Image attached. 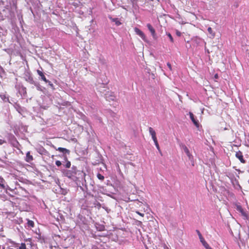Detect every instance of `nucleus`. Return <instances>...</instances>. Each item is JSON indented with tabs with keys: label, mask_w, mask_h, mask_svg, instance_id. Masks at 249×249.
Segmentation results:
<instances>
[{
	"label": "nucleus",
	"mask_w": 249,
	"mask_h": 249,
	"mask_svg": "<svg viewBox=\"0 0 249 249\" xmlns=\"http://www.w3.org/2000/svg\"><path fill=\"white\" fill-rule=\"evenodd\" d=\"M176 34H177V36H181V33L179 31H177Z\"/></svg>",
	"instance_id": "nucleus-29"
},
{
	"label": "nucleus",
	"mask_w": 249,
	"mask_h": 249,
	"mask_svg": "<svg viewBox=\"0 0 249 249\" xmlns=\"http://www.w3.org/2000/svg\"><path fill=\"white\" fill-rule=\"evenodd\" d=\"M0 249H5L4 246L0 245Z\"/></svg>",
	"instance_id": "nucleus-32"
},
{
	"label": "nucleus",
	"mask_w": 249,
	"mask_h": 249,
	"mask_svg": "<svg viewBox=\"0 0 249 249\" xmlns=\"http://www.w3.org/2000/svg\"><path fill=\"white\" fill-rule=\"evenodd\" d=\"M207 30L209 34L210 37L213 38L215 36V33L213 31L211 27H209Z\"/></svg>",
	"instance_id": "nucleus-14"
},
{
	"label": "nucleus",
	"mask_w": 249,
	"mask_h": 249,
	"mask_svg": "<svg viewBox=\"0 0 249 249\" xmlns=\"http://www.w3.org/2000/svg\"><path fill=\"white\" fill-rule=\"evenodd\" d=\"M164 246H165V247H164L165 249H169L168 247L166 245H164Z\"/></svg>",
	"instance_id": "nucleus-33"
},
{
	"label": "nucleus",
	"mask_w": 249,
	"mask_h": 249,
	"mask_svg": "<svg viewBox=\"0 0 249 249\" xmlns=\"http://www.w3.org/2000/svg\"><path fill=\"white\" fill-rule=\"evenodd\" d=\"M196 231L199 236L200 242L202 243V236L200 231H199L198 230H196Z\"/></svg>",
	"instance_id": "nucleus-22"
},
{
	"label": "nucleus",
	"mask_w": 249,
	"mask_h": 249,
	"mask_svg": "<svg viewBox=\"0 0 249 249\" xmlns=\"http://www.w3.org/2000/svg\"><path fill=\"white\" fill-rule=\"evenodd\" d=\"M183 149L184 150V151L188 156L189 160L191 161L192 166H194V161L193 160V157L190 153L188 148L187 147V146L185 145L182 146Z\"/></svg>",
	"instance_id": "nucleus-2"
},
{
	"label": "nucleus",
	"mask_w": 249,
	"mask_h": 249,
	"mask_svg": "<svg viewBox=\"0 0 249 249\" xmlns=\"http://www.w3.org/2000/svg\"><path fill=\"white\" fill-rule=\"evenodd\" d=\"M49 83V85L51 86V87H53V84L51 83V82L49 81L48 82Z\"/></svg>",
	"instance_id": "nucleus-31"
},
{
	"label": "nucleus",
	"mask_w": 249,
	"mask_h": 249,
	"mask_svg": "<svg viewBox=\"0 0 249 249\" xmlns=\"http://www.w3.org/2000/svg\"><path fill=\"white\" fill-rule=\"evenodd\" d=\"M154 143L155 144V146H156V148H157V149L158 150V151H159L160 154L161 155H162V153H161V151L160 150V146H159L158 140L156 141H154Z\"/></svg>",
	"instance_id": "nucleus-17"
},
{
	"label": "nucleus",
	"mask_w": 249,
	"mask_h": 249,
	"mask_svg": "<svg viewBox=\"0 0 249 249\" xmlns=\"http://www.w3.org/2000/svg\"><path fill=\"white\" fill-rule=\"evenodd\" d=\"M53 147L54 148H55L56 150L60 152H62L63 153H67V154H69L70 153V150L66 149V148H63V147H58V148H56L53 145Z\"/></svg>",
	"instance_id": "nucleus-10"
},
{
	"label": "nucleus",
	"mask_w": 249,
	"mask_h": 249,
	"mask_svg": "<svg viewBox=\"0 0 249 249\" xmlns=\"http://www.w3.org/2000/svg\"><path fill=\"white\" fill-rule=\"evenodd\" d=\"M149 132L150 135H151L153 141L154 142L157 141L158 140L156 137V133L152 127H149Z\"/></svg>",
	"instance_id": "nucleus-5"
},
{
	"label": "nucleus",
	"mask_w": 249,
	"mask_h": 249,
	"mask_svg": "<svg viewBox=\"0 0 249 249\" xmlns=\"http://www.w3.org/2000/svg\"><path fill=\"white\" fill-rule=\"evenodd\" d=\"M97 177L98 178L101 180H103L104 179V177L100 173H98L97 175Z\"/></svg>",
	"instance_id": "nucleus-21"
},
{
	"label": "nucleus",
	"mask_w": 249,
	"mask_h": 249,
	"mask_svg": "<svg viewBox=\"0 0 249 249\" xmlns=\"http://www.w3.org/2000/svg\"><path fill=\"white\" fill-rule=\"evenodd\" d=\"M147 27L148 30H149V31L150 32L152 36L154 38H156V32H155V30L154 29V28L152 27V26L150 23H148L147 24Z\"/></svg>",
	"instance_id": "nucleus-6"
},
{
	"label": "nucleus",
	"mask_w": 249,
	"mask_h": 249,
	"mask_svg": "<svg viewBox=\"0 0 249 249\" xmlns=\"http://www.w3.org/2000/svg\"><path fill=\"white\" fill-rule=\"evenodd\" d=\"M189 115H190V118H191L192 121L193 122L194 124L196 125V127L198 128L199 127V123H198V121H196L195 119V117H194V115L193 114V113L190 112H189Z\"/></svg>",
	"instance_id": "nucleus-9"
},
{
	"label": "nucleus",
	"mask_w": 249,
	"mask_h": 249,
	"mask_svg": "<svg viewBox=\"0 0 249 249\" xmlns=\"http://www.w3.org/2000/svg\"><path fill=\"white\" fill-rule=\"evenodd\" d=\"M18 249H27L25 243H21Z\"/></svg>",
	"instance_id": "nucleus-20"
},
{
	"label": "nucleus",
	"mask_w": 249,
	"mask_h": 249,
	"mask_svg": "<svg viewBox=\"0 0 249 249\" xmlns=\"http://www.w3.org/2000/svg\"><path fill=\"white\" fill-rule=\"evenodd\" d=\"M106 98L108 100L114 101L115 99V96L114 95H111V94H110L108 95V94H107Z\"/></svg>",
	"instance_id": "nucleus-15"
},
{
	"label": "nucleus",
	"mask_w": 249,
	"mask_h": 249,
	"mask_svg": "<svg viewBox=\"0 0 249 249\" xmlns=\"http://www.w3.org/2000/svg\"><path fill=\"white\" fill-rule=\"evenodd\" d=\"M220 126L219 129L220 131L227 130L229 128L226 122L224 121L220 123Z\"/></svg>",
	"instance_id": "nucleus-7"
},
{
	"label": "nucleus",
	"mask_w": 249,
	"mask_h": 249,
	"mask_svg": "<svg viewBox=\"0 0 249 249\" xmlns=\"http://www.w3.org/2000/svg\"><path fill=\"white\" fill-rule=\"evenodd\" d=\"M214 77L215 79H218V74H215L214 76Z\"/></svg>",
	"instance_id": "nucleus-30"
},
{
	"label": "nucleus",
	"mask_w": 249,
	"mask_h": 249,
	"mask_svg": "<svg viewBox=\"0 0 249 249\" xmlns=\"http://www.w3.org/2000/svg\"><path fill=\"white\" fill-rule=\"evenodd\" d=\"M109 18L112 21L115 22L117 26L120 25L122 23L119 20L118 18H112V17H109Z\"/></svg>",
	"instance_id": "nucleus-13"
},
{
	"label": "nucleus",
	"mask_w": 249,
	"mask_h": 249,
	"mask_svg": "<svg viewBox=\"0 0 249 249\" xmlns=\"http://www.w3.org/2000/svg\"><path fill=\"white\" fill-rule=\"evenodd\" d=\"M5 184V180L3 178L0 177V188L5 190L6 189Z\"/></svg>",
	"instance_id": "nucleus-12"
},
{
	"label": "nucleus",
	"mask_w": 249,
	"mask_h": 249,
	"mask_svg": "<svg viewBox=\"0 0 249 249\" xmlns=\"http://www.w3.org/2000/svg\"><path fill=\"white\" fill-rule=\"evenodd\" d=\"M36 71L37 74L41 77L42 80L44 81L45 83H48L49 82V80L46 79L44 73L42 71L37 70Z\"/></svg>",
	"instance_id": "nucleus-8"
},
{
	"label": "nucleus",
	"mask_w": 249,
	"mask_h": 249,
	"mask_svg": "<svg viewBox=\"0 0 249 249\" xmlns=\"http://www.w3.org/2000/svg\"><path fill=\"white\" fill-rule=\"evenodd\" d=\"M71 163L70 161L67 160L65 165L66 168H69L71 167Z\"/></svg>",
	"instance_id": "nucleus-23"
},
{
	"label": "nucleus",
	"mask_w": 249,
	"mask_h": 249,
	"mask_svg": "<svg viewBox=\"0 0 249 249\" xmlns=\"http://www.w3.org/2000/svg\"><path fill=\"white\" fill-rule=\"evenodd\" d=\"M134 31L135 33L139 35L144 41L146 40V36L138 28H135Z\"/></svg>",
	"instance_id": "nucleus-4"
},
{
	"label": "nucleus",
	"mask_w": 249,
	"mask_h": 249,
	"mask_svg": "<svg viewBox=\"0 0 249 249\" xmlns=\"http://www.w3.org/2000/svg\"><path fill=\"white\" fill-rule=\"evenodd\" d=\"M33 160V157L31 155L30 151L28 152L26 155L25 161L28 162H31Z\"/></svg>",
	"instance_id": "nucleus-11"
},
{
	"label": "nucleus",
	"mask_w": 249,
	"mask_h": 249,
	"mask_svg": "<svg viewBox=\"0 0 249 249\" xmlns=\"http://www.w3.org/2000/svg\"><path fill=\"white\" fill-rule=\"evenodd\" d=\"M55 164L57 166H60L61 165V162L59 160H56L55 162Z\"/></svg>",
	"instance_id": "nucleus-25"
},
{
	"label": "nucleus",
	"mask_w": 249,
	"mask_h": 249,
	"mask_svg": "<svg viewBox=\"0 0 249 249\" xmlns=\"http://www.w3.org/2000/svg\"><path fill=\"white\" fill-rule=\"evenodd\" d=\"M6 142L5 140H2V139H0V145H2L3 143H5Z\"/></svg>",
	"instance_id": "nucleus-26"
},
{
	"label": "nucleus",
	"mask_w": 249,
	"mask_h": 249,
	"mask_svg": "<svg viewBox=\"0 0 249 249\" xmlns=\"http://www.w3.org/2000/svg\"><path fill=\"white\" fill-rule=\"evenodd\" d=\"M28 226L30 227H34V222L32 220H28L27 222Z\"/></svg>",
	"instance_id": "nucleus-18"
},
{
	"label": "nucleus",
	"mask_w": 249,
	"mask_h": 249,
	"mask_svg": "<svg viewBox=\"0 0 249 249\" xmlns=\"http://www.w3.org/2000/svg\"><path fill=\"white\" fill-rule=\"evenodd\" d=\"M1 98L5 102L9 101V98L7 97L5 95H0Z\"/></svg>",
	"instance_id": "nucleus-19"
},
{
	"label": "nucleus",
	"mask_w": 249,
	"mask_h": 249,
	"mask_svg": "<svg viewBox=\"0 0 249 249\" xmlns=\"http://www.w3.org/2000/svg\"><path fill=\"white\" fill-rule=\"evenodd\" d=\"M235 157L237 158L241 163H245L246 160H244L243 153L241 151H238L235 153Z\"/></svg>",
	"instance_id": "nucleus-3"
},
{
	"label": "nucleus",
	"mask_w": 249,
	"mask_h": 249,
	"mask_svg": "<svg viewBox=\"0 0 249 249\" xmlns=\"http://www.w3.org/2000/svg\"><path fill=\"white\" fill-rule=\"evenodd\" d=\"M236 209L239 213H240L241 215L243 217L244 219H248L249 218V215L243 209L242 207L239 204H236Z\"/></svg>",
	"instance_id": "nucleus-1"
},
{
	"label": "nucleus",
	"mask_w": 249,
	"mask_h": 249,
	"mask_svg": "<svg viewBox=\"0 0 249 249\" xmlns=\"http://www.w3.org/2000/svg\"><path fill=\"white\" fill-rule=\"evenodd\" d=\"M136 213L138 214H139V215H141V216H142V217H143V216H144V213H140V212H138V211H136Z\"/></svg>",
	"instance_id": "nucleus-28"
},
{
	"label": "nucleus",
	"mask_w": 249,
	"mask_h": 249,
	"mask_svg": "<svg viewBox=\"0 0 249 249\" xmlns=\"http://www.w3.org/2000/svg\"><path fill=\"white\" fill-rule=\"evenodd\" d=\"M167 65L168 67L169 68V69H170V70L172 71V66H171V64L168 62V63H167Z\"/></svg>",
	"instance_id": "nucleus-27"
},
{
	"label": "nucleus",
	"mask_w": 249,
	"mask_h": 249,
	"mask_svg": "<svg viewBox=\"0 0 249 249\" xmlns=\"http://www.w3.org/2000/svg\"><path fill=\"white\" fill-rule=\"evenodd\" d=\"M167 35L169 37L170 41L172 42H174V39H173V38L172 35H171V34L170 33H168Z\"/></svg>",
	"instance_id": "nucleus-24"
},
{
	"label": "nucleus",
	"mask_w": 249,
	"mask_h": 249,
	"mask_svg": "<svg viewBox=\"0 0 249 249\" xmlns=\"http://www.w3.org/2000/svg\"><path fill=\"white\" fill-rule=\"evenodd\" d=\"M203 247L206 249H213L205 241L203 240Z\"/></svg>",
	"instance_id": "nucleus-16"
}]
</instances>
